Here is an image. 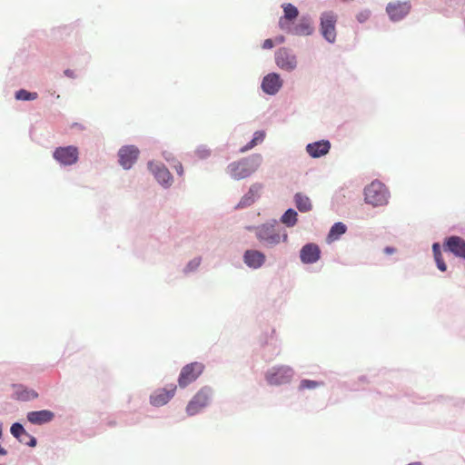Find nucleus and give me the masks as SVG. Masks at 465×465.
I'll return each instance as SVG.
<instances>
[{"label": "nucleus", "instance_id": "36", "mask_svg": "<svg viewBox=\"0 0 465 465\" xmlns=\"http://www.w3.org/2000/svg\"><path fill=\"white\" fill-rule=\"evenodd\" d=\"M384 252H385L386 254H392V253H394V252H395V249H394V248H392V247H386V248L384 249Z\"/></svg>", "mask_w": 465, "mask_h": 465}, {"label": "nucleus", "instance_id": "1", "mask_svg": "<svg viewBox=\"0 0 465 465\" xmlns=\"http://www.w3.org/2000/svg\"><path fill=\"white\" fill-rule=\"evenodd\" d=\"M257 239L267 248L273 247L278 243L286 242L288 235L285 232L282 233L274 224L265 223L255 228Z\"/></svg>", "mask_w": 465, "mask_h": 465}, {"label": "nucleus", "instance_id": "24", "mask_svg": "<svg viewBox=\"0 0 465 465\" xmlns=\"http://www.w3.org/2000/svg\"><path fill=\"white\" fill-rule=\"evenodd\" d=\"M294 202L297 209L302 213H307L312 209L310 198L302 193H297L295 194Z\"/></svg>", "mask_w": 465, "mask_h": 465}, {"label": "nucleus", "instance_id": "34", "mask_svg": "<svg viewBox=\"0 0 465 465\" xmlns=\"http://www.w3.org/2000/svg\"><path fill=\"white\" fill-rule=\"evenodd\" d=\"M273 47V41L272 39H266L262 44V48L272 49Z\"/></svg>", "mask_w": 465, "mask_h": 465}, {"label": "nucleus", "instance_id": "6", "mask_svg": "<svg viewBox=\"0 0 465 465\" xmlns=\"http://www.w3.org/2000/svg\"><path fill=\"white\" fill-rule=\"evenodd\" d=\"M211 391L207 388L201 389L189 401L186 412L189 416L199 413L210 401Z\"/></svg>", "mask_w": 465, "mask_h": 465}, {"label": "nucleus", "instance_id": "5", "mask_svg": "<svg viewBox=\"0 0 465 465\" xmlns=\"http://www.w3.org/2000/svg\"><path fill=\"white\" fill-rule=\"evenodd\" d=\"M203 364L197 361L185 365L179 375V386L181 388H185L187 385L196 381V379L203 373Z\"/></svg>", "mask_w": 465, "mask_h": 465}, {"label": "nucleus", "instance_id": "21", "mask_svg": "<svg viewBox=\"0 0 465 465\" xmlns=\"http://www.w3.org/2000/svg\"><path fill=\"white\" fill-rule=\"evenodd\" d=\"M262 188V184H252L248 193L242 196L236 208H245L252 205L260 197Z\"/></svg>", "mask_w": 465, "mask_h": 465}, {"label": "nucleus", "instance_id": "27", "mask_svg": "<svg viewBox=\"0 0 465 465\" xmlns=\"http://www.w3.org/2000/svg\"><path fill=\"white\" fill-rule=\"evenodd\" d=\"M264 137H265V133L264 132H262V131L255 132L252 141L247 145H245L242 149V151L244 152V151H247L249 149H252V147H254L258 143H262L263 141Z\"/></svg>", "mask_w": 465, "mask_h": 465}, {"label": "nucleus", "instance_id": "7", "mask_svg": "<svg viewBox=\"0 0 465 465\" xmlns=\"http://www.w3.org/2000/svg\"><path fill=\"white\" fill-rule=\"evenodd\" d=\"M293 374L292 368L288 366H280L273 368L266 374V380L271 385H281L291 381Z\"/></svg>", "mask_w": 465, "mask_h": 465}, {"label": "nucleus", "instance_id": "2", "mask_svg": "<svg viewBox=\"0 0 465 465\" xmlns=\"http://www.w3.org/2000/svg\"><path fill=\"white\" fill-rule=\"evenodd\" d=\"M388 198L387 188L379 181L371 182L364 190L365 202L374 207L387 204Z\"/></svg>", "mask_w": 465, "mask_h": 465}, {"label": "nucleus", "instance_id": "35", "mask_svg": "<svg viewBox=\"0 0 465 465\" xmlns=\"http://www.w3.org/2000/svg\"><path fill=\"white\" fill-rule=\"evenodd\" d=\"M64 74L70 78H74L75 75H74V71L70 70V69H66L64 71Z\"/></svg>", "mask_w": 465, "mask_h": 465}, {"label": "nucleus", "instance_id": "33", "mask_svg": "<svg viewBox=\"0 0 465 465\" xmlns=\"http://www.w3.org/2000/svg\"><path fill=\"white\" fill-rule=\"evenodd\" d=\"M432 251H433L434 258L442 256L441 252H440V246L439 243L436 242L432 245Z\"/></svg>", "mask_w": 465, "mask_h": 465}, {"label": "nucleus", "instance_id": "3", "mask_svg": "<svg viewBox=\"0 0 465 465\" xmlns=\"http://www.w3.org/2000/svg\"><path fill=\"white\" fill-rule=\"evenodd\" d=\"M337 20L338 16L332 11L324 12L321 16V33L329 43H334L336 40Z\"/></svg>", "mask_w": 465, "mask_h": 465}, {"label": "nucleus", "instance_id": "28", "mask_svg": "<svg viewBox=\"0 0 465 465\" xmlns=\"http://www.w3.org/2000/svg\"><path fill=\"white\" fill-rule=\"evenodd\" d=\"M323 382L312 381V380H302L299 385L300 391L304 390H314L320 386H322Z\"/></svg>", "mask_w": 465, "mask_h": 465}, {"label": "nucleus", "instance_id": "10", "mask_svg": "<svg viewBox=\"0 0 465 465\" xmlns=\"http://www.w3.org/2000/svg\"><path fill=\"white\" fill-rule=\"evenodd\" d=\"M411 9V5L410 1L391 2L386 7L387 14L392 21L401 20L410 13Z\"/></svg>", "mask_w": 465, "mask_h": 465}, {"label": "nucleus", "instance_id": "14", "mask_svg": "<svg viewBox=\"0 0 465 465\" xmlns=\"http://www.w3.org/2000/svg\"><path fill=\"white\" fill-rule=\"evenodd\" d=\"M444 249L457 257L465 259V240L459 236L449 237L444 244Z\"/></svg>", "mask_w": 465, "mask_h": 465}, {"label": "nucleus", "instance_id": "30", "mask_svg": "<svg viewBox=\"0 0 465 465\" xmlns=\"http://www.w3.org/2000/svg\"><path fill=\"white\" fill-rule=\"evenodd\" d=\"M370 15H371V12L369 10L361 11L357 15V20L360 23H364L365 21H367L370 18Z\"/></svg>", "mask_w": 465, "mask_h": 465}, {"label": "nucleus", "instance_id": "31", "mask_svg": "<svg viewBox=\"0 0 465 465\" xmlns=\"http://www.w3.org/2000/svg\"><path fill=\"white\" fill-rule=\"evenodd\" d=\"M434 259H435V262L437 263V267L439 268V270H440L441 272H445L447 269V266L443 261L442 256L435 257Z\"/></svg>", "mask_w": 465, "mask_h": 465}, {"label": "nucleus", "instance_id": "12", "mask_svg": "<svg viewBox=\"0 0 465 465\" xmlns=\"http://www.w3.org/2000/svg\"><path fill=\"white\" fill-rule=\"evenodd\" d=\"M176 386L171 385L169 388L156 390L150 397L152 405L159 407L166 404L174 395Z\"/></svg>", "mask_w": 465, "mask_h": 465}, {"label": "nucleus", "instance_id": "18", "mask_svg": "<svg viewBox=\"0 0 465 465\" xmlns=\"http://www.w3.org/2000/svg\"><path fill=\"white\" fill-rule=\"evenodd\" d=\"M287 34L295 35H310L313 32L312 23L308 17H302L299 22L288 31H284Z\"/></svg>", "mask_w": 465, "mask_h": 465}, {"label": "nucleus", "instance_id": "11", "mask_svg": "<svg viewBox=\"0 0 465 465\" xmlns=\"http://www.w3.org/2000/svg\"><path fill=\"white\" fill-rule=\"evenodd\" d=\"M119 163L124 169H129L136 162L139 150L134 145L124 146L119 150Z\"/></svg>", "mask_w": 465, "mask_h": 465}, {"label": "nucleus", "instance_id": "23", "mask_svg": "<svg viewBox=\"0 0 465 465\" xmlns=\"http://www.w3.org/2000/svg\"><path fill=\"white\" fill-rule=\"evenodd\" d=\"M54 413L50 411H31L27 414V420L33 424H43L53 420Z\"/></svg>", "mask_w": 465, "mask_h": 465}, {"label": "nucleus", "instance_id": "26", "mask_svg": "<svg viewBox=\"0 0 465 465\" xmlns=\"http://www.w3.org/2000/svg\"><path fill=\"white\" fill-rule=\"evenodd\" d=\"M297 213L293 209H288L281 218V222L288 227H292L297 223Z\"/></svg>", "mask_w": 465, "mask_h": 465}, {"label": "nucleus", "instance_id": "19", "mask_svg": "<svg viewBox=\"0 0 465 465\" xmlns=\"http://www.w3.org/2000/svg\"><path fill=\"white\" fill-rule=\"evenodd\" d=\"M331 149V143L327 140H322L319 142L312 143L307 144L306 152L312 158H319L329 153Z\"/></svg>", "mask_w": 465, "mask_h": 465}, {"label": "nucleus", "instance_id": "8", "mask_svg": "<svg viewBox=\"0 0 465 465\" xmlns=\"http://www.w3.org/2000/svg\"><path fill=\"white\" fill-rule=\"evenodd\" d=\"M78 149L75 146L58 147L54 150V158L63 165H72L78 161Z\"/></svg>", "mask_w": 465, "mask_h": 465}, {"label": "nucleus", "instance_id": "16", "mask_svg": "<svg viewBox=\"0 0 465 465\" xmlns=\"http://www.w3.org/2000/svg\"><path fill=\"white\" fill-rule=\"evenodd\" d=\"M282 85V81L280 75L275 73H272L264 76L262 88L264 93L268 94H275Z\"/></svg>", "mask_w": 465, "mask_h": 465}, {"label": "nucleus", "instance_id": "20", "mask_svg": "<svg viewBox=\"0 0 465 465\" xmlns=\"http://www.w3.org/2000/svg\"><path fill=\"white\" fill-rule=\"evenodd\" d=\"M10 430L13 436L18 439L20 442L31 447H35L36 445L35 438L29 435L20 423H14Z\"/></svg>", "mask_w": 465, "mask_h": 465}, {"label": "nucleus", "instance_id": "15", "mask_svg": "<svg viewBox=\"0 0 465 465\" xmlns=\"http://www.w3.org/2000/svg\"><path fill=\"white\" fill-rule=\"evenodd\" d=\"M321 257V250L315 243L305 244L300 252L301 261L303 263H314Z\"/></svg>", "mask_w": 465, "mask_h": 465}, {"label": "nucleus", "instance_id": "29", "mask_svg": "<svg viewBox=\"0 0 465 465\" xmlns=\"http://www.w3.org/2000/svg\"><path fill=\"white\" fill-rule=\"evenodd\" d=\"M37 97V93H30L25 89H21L15 93V98L17 100L31 101L35 100Z\"/></svg>", "mask_w": 465, "mask_h": 465}, {"label": "nucleus", "instance_id": "32", "mask_svg": "<svg viewBox=\"0 0 465 465\" xmlns=\"http://www.w3.org/2000/svg\"><path fill=\"white\" fill-rule=\"evenodd\" d=\"M173 167L175 169L176 173L182 176L183 174V165L180 162L178 161H175L174 164L173 165Z\"/></svg>", "mask_w": 465, "mask_h": 465}, {"label": "nucleus", "instance_id": "9", "mask_svg": "<svg viewBox=\"0 0 465 465\" xmlns=\"http://www.w3.org/2000/svg\"><path fill=\"white\" fill-rule=\"evenodd\" d=\"M275 63L282 70L291 72L297 66V59L295 54L287 48H280L275 53Z\"/></svg>", "mask_w": 465, "mask_h": 465}, {"label": "nucleus", "instance_id": "22", "mask_svg": "<svg viewBox=\"0 0 465 465\" xmlns=\"http://www.w3.org/2000/svg\"><path fill=\"white\" fill-rule=\"evenodd\" d=\"M149 167L153 173L154 174L155 179L163 185L168 186L171 184L172 176L170 172L163 166L160 164L150 163Z\"/></svg>", "mask_w": 465, "mask_h": 465}, {"label": "nucleus", "instance_id": "13", "mask_svg": "<svg viewBox=\"0 0 465 465\" xmlns=\"http://www.w3.org/2000/svg\"><path fill=\"white\" fill-rule=\"evenodd\" d=\"M282 8L284 15L279 20V27L284 32L291 29L292 22L298 17L299 11L290 3L282 5Z\"/></svg>", "mask_w": 465, "mask_h": 465}, {"label": "nucleus", "instance_id": "37", "mask_svg": "<svg viewBox=\"0 0 465 465\" xmlns=\"http://www.w3.org/2000/svg\"><path fill=\"white\" fill-rule=\"evenodd\" d=\"M276 42H277L278 44H282V43H283V42H284V37H283V36H279V37H277V38H276Z\"/></svg>", "mask_w": 465, "mask_h": 465}, {"label": "nucleus", "instance_id": "25", "mask_svg": "<svg viewBox=\"0 0 465 465\" xmlns=\"http://www.w3.org/2000/svg\"><path fill=\"white\" fill-rule=\"evenodd\" d=\"M346 232V226L342 223H336L332 225L329 234H328V240L330 242L336 241L341 235L345 233Z\"/></svg>", "mask_w": 465, "mask_h": 465}, {"label": "nucleus", "instance_id": "17", "mask_svg": "<svg viewBox=\"0 0 465 465\" xmlns=\"http://www.w3.org/2000/svg\"><path fill=\"white\" fill-rule=\"evenodd\" d=\"M265 255L257 250H247L243 254L244 263L252 269H258L265 262Z\"/></svg>", "mask_w": 465, "mask_h": 465}, {"label": "nucleus", "instance_id": "4", "mask_svg": "<svg viewBox=\"0 0 465 465\" xmlns=\"http://www.w3.org/2000/svg\"><path fill=\"white\" fill-rule=\"evenodd\" d=\"M257 168L249 159H242L233 162L228 165L227 171L229 174L235 180L244 179L250 176Z\"/></svg>", "mask_w": 465, "mask_h": 465}, {"label": "nucleus", "instance_id": "38", "mask_svg": "<svg viewBox=\"0 0 465 465\" xmlns=\"http://www.w3.org/2000/svg\"><path fill=\"white\" fill-rule=\"evenodd\" d=\"M25 440H29L28 437H23Z\"/></svg>", "mask_w": 465, "mask_h": 465}]
</instances>
